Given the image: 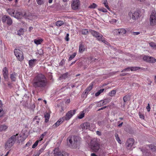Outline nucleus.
Here are the masks:
<instances>
[{
  "mask_svg": "<svg viewBox=\"0 0 156 156\" xmlns=\"http://www.w3.org/2000/svg\"><path fill=\"white\" fill-rule=\"evenodd\" d=\"M101 11H102L103 12H107V9L105 8L102 9L101 10Z\"/></svg>",
  "mask_w": 156,
  "mask_h": 156,
  "instance_id": "61",
  "label": "nucleus"
},
{
  "mask_svg": "<svg viewBox=\"0 0 156 156\" xmlns=\"http://www.w3.org/2000/svg\"><path fill=\"white\" fill-rule=\"evenodd\" d=\"M3 75L5 79H8V71L6 67H4L2 71Z\"/></svg>",
  "mask_w": 156,
  "mask_h": 156,
  "instance_id": "13",
  "label": "nucleus"
},
{
  "mask_svg": "<svg viewBox=\"0 0 156 156\" xmlns=\"http://www.w3.org/2000/svg\"><path fill=\"white\" fill-rule=\"evenodd\" d=\"M156 60L154 57H150V59H149V62L154 63L156 62Z\"/></svg>",
  "mask_w": 156,
  "mask_h": 156,
  "instance_id": "35",
  "label": "nucleus"
},
{
  "mask_svg": "<svg viewBox=\"0 0 156 156\" xmlns=\"http://www.w3.org/2000/svg\"><path fill=\"white\" fill-rule=\"evenodd\" d=\"M17 73H13L10 75V78L12 81H15L17 77Z\"/></svg>",
  "mask_w": 156,
  "mask_h": 156,
  "instance_id": "18",
  "label": "nucleus"
},
{
  "mask_svg": "<svg viewBox=\"0 0 156 156\" xmlns=\"http://www.w3.org/2000/svg\"><path fill=\"white\" fill-rule=\"evenodd\" d=\"M54 153L53 154L54 156H63V154L59 151L58 148H56L54 150Z\"/></svg>",
  "mask_w": 156,
  "mask_h": 156,
  "instance_id": "12",
  "label": "nucleus"
},
{
  "mask_svg": "<svg viewBox=\"0 0 156 156\" xmlns=\"http://www.w3.org/2000/svg\"><path fill=\"white\" fill-rule=\"evenodd\" d=\"M96 133L99 136H100L101 135V133L99 131H97Z\"/></svg>",
  "mask_w": 156,
  "mask_h": 156,
  "instance_id": "58",
  "label": "nucleus"
},
{
  "mask_svg": "<svg viewBox=\"0 0 156 156\" xmlns=\"http://www.w3.org/2000/svg\"><path fill=\"white\" fill-rule=\"evenodd\" d=\"M7 11L8 13L12 16H14L15 10L12 9H7Z\"/></svg>",
  "mask_w": 156,
  "mask_h": 156,
  "instance_id": "21",
  "label": "nucleus"
},
{
  "mask_svg": "<svg viewBox=\"0 0 156 156\" xmlns=\"http://www.w3.org/2000/svg\"><path fill=\"white\" fill-rule=\"evenodd\" d=\"M126 31L123 28L119 29V35H123L126 33Z\"/></svg>",
  "mask_w": 156,
  "mask_h": 156,
  "instance_id": "19",
  "label": "nucleus"
},
{
  "mask_svg": "<svg viewBox=\"0 0 156 156\" xmlns=\"http://www.w3.org/2000/svg\"><path fill=\"white\" fill-rule=\"evenodd\" d=\"M86 112V110H83V111L81 112L78 116V118L79 119L83 118L84 116V115Z\"/></svg>",
  "mask_w": 156,
  "mask_h": 156,
  "instance_id": "20",
  "label": "nucleus"
},
{
  "mask_svg": "<svg viewBox=\"0 0 156 156\" xmlns=\"http://www.w3.org/2000/svg\"><path fill=\"white\" fill-rule=\"evenodd\" d=\"M36 61V60L33 59V60H31L29 61V64L30 66L32 67L35 64V63Z\"/></svg>",
  "mask_w": 156,
  "mask_h": 156,
  "instance_id": "28",
  "label": "nucleus"
},
{
  "mask_svg": "<svg viewBox=\"0 0 156 156\" xmlns=\"http://www.w3.org/2000/svg\"><path fill=\"white\" fill-rule=\"evenodd\" d=\"M47 146V144H44V146H43V147L41 148V149H40L37 152V154H38L39 155H40V154L43 152V151L45 150V149L46 147Z\"/></svg>",
  "mask_w": 156,
  "mask_h": 156,
  "instance_id": "25",
  "label": "nucleus"
},
{
  "mask_svg": "<svg viewBox=\"0 0 156 156\" xmlns=\"http://www.w3.org/2000/svg\"><path fill=\"white\" fill-rule=\"evenodd\" d=\"M101 41L103 42V43H104V44H107L108 45H109V43H108V42L107 41H105V40L104 38L103 39V40L102 41Z\"/></svg>",
  "mask_w": 156,
  "mask_h": 156,
  "instance_id": "53",
  "label": "nucleus"
},
{
  "mask_svg": "<svg viewBox=\"0 0 156 156\" xmlns=\"http://www.w3.org/2000/svg\"><path fill=\"white\" fill-rule=\"evenodd\" d=\"M107 99L101 100L98 102L97 103V106L98 107H101L103 105H106L108 102Z\"/></svg>",
  "mask_w": 156,
  "mask_h": 156,
  "instance_id": "17",
  "label": "nucleus"
},
{
  "mask_svg": "<svg viewBox=\"0 0 156 156\" xmlns=\"http://www.w3.org/2000/svg\"><path fill=\"white\" fill-rule=\"evenodd\" d=\"M8 128V126L5 124L0 125V131H5Z\"/></svg>",
  "mask_w": 156,
  "mask_h": 156,
  "instance_id": "23",
  "label": "nucleus"
},
{
  "mask_svg": "<svg viewBox=\"0 0 156 156\" xmlns=\"http://www.w3.org/2000/svg\"><path fill=\"white\" fill-rule=\"evenodd\" d=\"M96 37L97 38V39L98 41H102L103 40L104 38L103 37V36L101 35H100V34H99L98 36H97V37Z\"/></svg>",
  "mask_w": 156,
  "mask_h": 156,
  "instance_id": "38",
  "label": "nucleus"
},
{
  "mask_svg": "<svg viewBox=\"0 0 156 156\" xmlns=\"http://www.w3.org/2000/svg\"><path fill=\"white\" fill-rule=\"evenodd\" d=\"M6 23L9 25H10L12 23V20L11 18L9 16H8V19L6 21Z\"/></svg>",
  "mask_w": 156,
  "mask_h": 156,
  "instance_id": "36",
  "label": "nucleus"
},
{
  "mask_svg": "<svg viewBox=\"0 0 156 156\" xmlns=\"http://www.w3.org/2000/svg\"><path fill=\"white\" fill-rule=\"evenodd\" d=\"M69 35L68 34H67L66 35V36L65 39L66 41H69Z\"/></svg>",
  "mask_w": 156,
  "mask_h": 156,
  "instance_id": "52",
  "label": "nucleus"
},
{
  "mask_svg": "<svg viewBox=\"0 0 156 156\" xmlns=\"http://www.w3.org/2000/svg\"><path fill=\"white\" fill-rule=\"evenodd\" d=\"M37 4L39 5H41L44 4L45 2L44 0H36Z\"/></svg>",
  "mask_w": 156,
  "mask_h": 156,
  "instance_id": "33",
  "label": "nucleus"
},
{
  "mask_svg": "<svg viewBox=\"0 0 156 156\" xmlns=\"http://www.w3.org/2000/svg\"><path fill=\"white\" fill-rule=\"evenodd\" d=\"M4 114V112L2 108H0V118L3 116Z\"/></svg>",
  "mask_w": 156,
  "mask_h": 156,
  "instance_id": "45",
  "label": "nucleus"
},
{
  "mask_svg": "<svg viewBox=\"0 0 156 156\" xmlns=\"http://www.w3.org/2000/svg\"><path fill=\"white\" fill-rule=\"evenodd\" d=\"M91 149L94 152H97L100 149V144L96 141L92 140L90 143Z\"/></svg>",
  "mask_w": 156,
  "mask_h": 156,
  "instance_id": "4",
  "label": "nucleus"
},
{
  "mask_svg": "<svg viewBox=\"0 0 156 156\" xmlns=\"http://www.w3.org/2000/svg\"><path fill=\"white\" fill-rule=\"evenodd\" d=\"M24 32V30L23 29L21 28L17 32V34L19 36L22 35Z\"/></svg>",
  "mask_w": 156,
  "mask_h": 156,
  "instance_id": "34",
  "label": "nucleus"
},
{
  "mask_svg": "<svg viewBox=\"0 0 156 156\" xmlns=\"http://www.w3.org/2000/svg\"><path fill=\"white\" fill-rule=\"evenodd\" d=\"M43 41L42 39H35L34 40V43L37 45L40 44Z\"/></svg>",
  "mask_w": 156,
  "mask_h": 156,
  "instance_id": "27",
  "label": "nucleus"
},
{
  "mask_svg": "<svg viewBox=\"0 0 156 156\" xmlns=\"http://www.w3.org/2000/svg\"><path fill=\"white\" fill-rule=\"evenodd\" d=\"M18 134H16V135H13L8 139L5 144L6 149L8 150L13 146L16 140V136Z\"/></svg>",
  "mask_w": 156,
  "mask_h": 156,
  "instance_id": "2",
  "label": "nucleus"
},
{
  "mask_svg": "<svg viewBox=\"0 0 156 156\" xmlns=\"http://www.w3.org/2000/svg\"><path fill=\"white\" fill-rule=\"evenodd\" d=\"M44 117L45 118V122H47L50 118V114L47 112H45L44 114Z\"/></svg>",
  "mask_w": 156,
  "mask_h": 156,
  "instance_id": "22",
  "label": "nucleus"
},
{
  "mask_svg": "<svg viewBox=\"0 0 156 156\" xmlns=\"http://www.w3.org/2000/svg\"><path fill=\"white\" fill-rule=\"evenodd\" d=\"M101 93L98 91L97 93L95 94V96L96 97L98 96Z\"/></svg>",
  "mask_w": 156,
  "mask_h": 156,
  "instance_id": "60",
  "label": "nucleus"
},
{
  "mask_svg": "<svg viewBox=\"0 0 156 156\" xmlns=\"http://www.w3.org/2000/svg\"><path fill=\"white\" fill-rule=\"evenodd\" d=\"M73 142L72 140L71 139H69V142H68V145L69 146L71 147L73 145Z\"/></svg>",
  "mask_w": 156,
  "mask_h": 156,
  "instance_id": "49",
  "label": "nucleus"
},
{
  "mask_svg": "<svg viewBox=\"0 0 156 156\" xmlns=\"http://www.w3.org/2000/svg\"><path fill=\"white\" fill-rule=\"evenodd\" d=\"M38 53L40 55L42 54H43V50L42 49H40L38 51Z\"/></svg>",
  "mask_w": 156,
  "mask_h": 156,
  "instance_id": "57",
  "label": "nucleus"
},
{
  "mask_svg": "<svg viewBox=\"0 0 156 156\" xmlns=\"http://www.w3.org/2000/svg\"><path fill=\"white\" fill-rule=\"evenodd\" d=\"M150 57L147 56L145 55L143 57V59L147 62H149V59H150Z\"/></svg>",
  "mask_w": 156,
  "mask_h": 156,
  "instance_id": "42",
  "label": "nucleus"
},
{
  "mask_svg": "<svg viewBox=\"0 0 156 156\" xmlns=\"http://www.w3.org/2000/svg\"><path fill=\"white\" fill-rule=\"evenodd\" d=\"M8 16H7L6 15L3 16L2 18V21L3 23L6 22L7 21V20L8 19Z\"/></svg>",
  "mask_w": 156,
  "mask_h": 156,
  "instance_id": "31",
  "label": "nucleus"
},
{
  "mask_svg": "<svg viewBox=\"0 0 156 156\" xmlns=\"http://www.w3.org/2000/svg\"><path fill=\"white\" fill-rule=\"evenodd\" d=\"M14 53L15 56L19 60L22 61L23 59V56L22 51L19 49H15L14 50Z\"/></svg>",
  "mask_w": 156,
  "mask_h": 156,
  "instance_id": "6",
  "label": "nucleus"
},
{
  "mask_svg": "<svg viewBox=\"0 0 156 156\" xmlns=\"http://www.w3.org/2000/svg\"><path fill=\"white\" fill-rule=\"evenodd\" d=\"M32 143V142L30 140H29L26 144V146H30Z\"/></svg>",
  "mask_w": 156,
  "mask_h": 156,
  "instance_id": "55",
  "label": "nucleus"
},
{
  "mask_svg": "<svg viewBox=\"0 0 156 156\" xmlns=\"http://www.w3.org/2000/svg\"><path fill=\"white\" fill-rule=\"evenodd\" d=\"M81 32L83 34H87L88 31V30L86 29H83L82 30Z\"/></svg>",
  "mask_w": 156,
  "mask_h": 156,
  "instance_id": "44",
  "label": "nucleus"
},
{
  "mask_svg": "<svg viewBox=\"0 0 156 156\" xmlns=\"http://www.w3.org/2000/svg\"><path fill=\"white\" fill-rule=\"evenodd\" d=\"M68 73H67L63 74L61 76L59 77L60 80H62L66 79L68 76Z\"/></svg>",
  "mask_w": 156,
  "mask_h": 156,
  "instance_id": "26",
  "label": "nucleus"
},
{
  "mask_svg": "<svg viewBox=\"0 0 156 156\" xmlns=\"http://www.w3.org/2000/svg\"><path fill=\"white\" fill-rule=\"evenodd\" d=\"M21 15L22 14L21 12H17L16 13L15 15L14 14V16H13L16 18L19 19L21 18Z\"/></svg>",
  "mask_w": 156,
  "mask_h": 156,
  "instance_id": "30",
  "label": "nucleus"
},
{
  "mask_svg": "<svg viewBox=\"0 0 156 156\" xmlns=\"http://www.w3.org/2000/svg\"><path fill=\"white\" fill-rule=\"evenodd\" d=\"M113 33L115 35H119V29L114 30L113 31Z\"/></svg>",
  "mask_w": 156,
  "mask_h": 156,
  "instance_id": "47",
  "label": "nucleus"
},
{
  "mask_svg": "<svg viewBox=\"0 0 156 156\" xmlns=\"http://www.w3.org/2000/svg\"><path fill=\"white\" fill-rule=\"evenodd\" d=\"M31 83L34 88L42 89L46 87L48 84V81L44 74H39L34 77Z\"/></svg>",
  "mask_w": 156,
  "mask_h": 156,
  "instance_id": "1",
  "label": "nucleus"
},
{
  "mask_svg": "<svg viewBox=\"0 0 156 156\" xmlns=\"http://www.w3.org/2000/svg\"><path fill=\"white\" fill-rule=\"evenodd\" d=\"M128 96H125L123 98V100L124 102V104L125 103V102H126L128 101Z\"/></svg>",
  "mask_w": 156,
  "mask_h": 156,
  "instance_id": "51",
  "label": "nucleus"
},
{
  "mask_svg": "<svg viewBox=\"0 0 156 156\" xmlns=\"http://www.w3.org/2000/svg\"><path fill=\"white\" fill-rule=\"evenodd\" d=\"M76 55V53H74L73 55L70 56L69 58V61H71L72 60L73 58H74V57Z\"/></svg>",
  "mask_w": 156,
  "mask_h": 156,
  "instance_id": "46",
  "label": "nucleus"
},
{
  "mask_svg": "<svg viewBox=\"0 0 156 156\" xmlns=\"http://www.w3.org/2000/svg\"><path fill=\"white\" fill-rule=\"evenodd\" d=\"M146 108H147V111L148 112H150V110L151 108L150 107V104L149 103H148V105L146 107Z\"/></svg>",
  "mask_w": 156,
  "mask_h": 156,
  "instance_id": "54",
  "label": "nucleus"
},
{
  "mask_svg": "<svg viewBox=\"0 0 156 156\" xmlns=\"http://www.w3.org/2000/svg\"><path fill=\"white\" fill-rule=\"evenodd\" d=\"M76 111V110L74 109L73 110H71L68 112L66 115L65 119L66 120H69L73 115L75 114Z\"/></svg>",
  "mask_w": 156,
  "mask_h": 156,
  "instance_id": "8",
  "label": "nucleus"
},
{
  "mask_svg": "<svg viewBox=\"0 0 156 156\" xmlns=\"http://www.w3.org/2000/svg\"><path fill=\"white\" fill-rule=\"evenodd\" d=\"M65 120V118L62 117L55 124L52 126L53 128H56L63 122Z\"/></svg>",
  "mask_w": 156,
  "mask_h": 156,
  "instance_id": "10",
  "label": "nucleus"
},
{
  "mask_svg": "<svg viewBox=\"0 0 156 156\" xmlns=\"http://www.w3.org/2000/svg\"><path fill=\"white\" fill-rule=\"evenodd\" d=\"M81 139V138L78 136L75 137L74 138L73 144L75 146L79 144L80 143Z\"/></svg>",
  "mask_w": 156,
  "mask_h": 156,
  "instance_id": "16",
  "label": "nucleus"
},
{
  "mask_svg": "<svg viewBox=\"0 0 156 156\" xmlns=\"http://www.w3.org/2000/svg\"><path fill=\"white\" fill-rule=\"evenodd\" d=\"M142 152H143V154H144L145 155H148V154H149V153L147 154V151L146 152L145 151H144V150H143L142 151Z\"/></svg>",
  "mask_w": 156,
  "mask_h": 156,
  "instance_id": "64",
  "label": "nucleus"
},
{
  "mask_svg": "<svg viewBox=\"0 0 156 156\" xmlns=\"http://www.w3.org/2000/svg\"><path fill=\"white\" fill-rule=\"evenodd\" d=\"M149 147L151 151L155 152L156 151V146L152 145H149Z\"/></svg>",
  "mask_w": 156,
  "mask_h": 156,
  "instance_id": "29",
  "label": "nucleus"
},
{
  "mask_svg": "<svg viewBox=\"0 0 156 156\" xmlns=\"http://www.w3.org/2000/svg\"><path fill=\"white\" fill-rule=\"evenodd\" d=\"M97 7L96 4L94 3H93L91 4L89 6V8L91 9H95Z\"/></svg>",
  "mask_w": 156,
  "mask_h": 156,
  "instance_id": "41",
  "label": "nucleus"
},
{
  "mask_svg": "<svg viewBox=\"0 0 156 156\" xmlns=\"http://www.w3.org/2000/svg\"><path fill=\"white\" fill-rule=\"evenodd\" d=\"M92 88V85H90L89 86L86 90V92L85 93H88L90 91Z\"/></svg>",
  "mask_w": 156,
  "mask_h": 156,
  "instance_id": "43",
  "label": "nucleus"
},
{
  "mask_svg": "<svg viewBox=\"0 0 156 156\" xmlns=\"http://www.w3.org/2000/svg\"><path fill=\"white\" fill-rule=\"evenodd\" d=\"M116 91L115 90H113L109 92V95L111 96H114L116 94Z\"/></svg>",
  "mask_w": 156,
  "mask_h": 156,
  "instance_id": "37",
  "label": "nucleus"
},
{
  "mask_svg": "<svg viewBox=\"0 0 156 156\" xmlns=\"http://www.w3.org/2000/svg\"><path fill=\"white\" fill-rule=\"evenodd\" d=\"M46 132H44L42 134L41 136V137L44 138V136L46 135Z\"/></svg>",
  "mask_w": 156,
  "mask_h": 156,
  "instance_id": "62",
  "label": "nucleus"
},
{
  "mask_svg": "<svg viewBox=\"0 0 156 156\" xmlns=\"http://www.w3.org/2000/svg\"><path fill=\"white\" fill-rule=\"evenodd\" d=\"M140 69V67H133L130 68L128 67L122 70L121 72H123L124 71H129L130 70L131 71H134L138 70Z\"/></svg>",
  "mask_w": 156,
  "mask_h": 156,
  "instance_id": "11",
  "label": "nucleus"
},
{
  "mask_svg": "<svg viewBox=\"0 0 156 156\" xmlns=\"http://www.w3.org/2000/svg\"><path fill=\"white\" fill-rule=\"evenodd\" d=\"M80 5V2L79 0H72L71 2V7L73 9L76 10L79 9Z\"/></svg>",
  "mask_w": 156,
  "mask_h": 156,
  "instance_id": "7",
  "label": "nucleus"
},
{
  "mask_svg": "<svg viewBox=\"0 0 156 156\" xmlns=\"http://www.w3.org/2000/svg\"><path fill=\"white\" fill-rule=\"evenodd\" d=\"M90 124L89 122H84L81 125L82 129H90Z\"/></svg>",
  "mask_w": 156,
  "mask_h": 156,
  "instance_id": "14",
  "label": "nucleus"
},
{
  "mask_svg": "<svg viewBox=\"0 0 156 156\" xmlns=\"http://www.w3.org/2000/svg\"><path fill=\"white\" fill-rule=\"evenodd\" d=\"M128 15L134 20H137L141 16L140 11L138 10L130 12Z\"/></svg>",
  "mask_w": 156,
  "mask_h": 156,
  "instance_id": "3",
  "label": "nucleus"
},
{
  "mask_svg": "<svg viewBox=\"0 0 156 156\" xmlns=\"http://www.w3.org/2000/svg\"><path fill=\"white\" fill-rule=\"evenodd\" d=\"M86 48L84 46L82 43H80L79 46V52L82 53L84 51Z\"/></svg>",
  "mask_w": 156,
  "mask_h": 156,
  "instance_id": "15",
  "label": "nucleus"
},
{
  "mask_svg": "<svg viewBox=\"0 0 156 156\" xmlns=\"http://www.w3.org/2000/svg\"><path fill=\"white\" fill-rule=\"evenodd\" d=\"M115 139L118 142V143L119 144L121 143V140L118 136V135L117 133H115Z\"/></svg>",
  "mask_w": 156,
  "mask_h": 156,
  "instance_id": "39",
  "label": "nucleus"
},
{
  "mask_svg": "<svg viewBox=\"0 0 156 156\" xmlns=\"http://www.w3.org/2000/svg\"><path fill=\"white\" fill-rule=\"evenodd\" d=\"M150 24L151 26L156 25V12L155 11H152L151 12L150 17Z\"/></svg>",
  "mask_w": 156,
  "mask_h": 156,
  "instance_id": "5",
  "label": "nucleus"
},
{
  "mask_svg": "<svg viewBox=\"0 0 156 156\" xmlns=\"http://www.w3.org/2000/svg\"><path fill=\"white\" fill-rule=\"evenodd\" d=\"M39 142V140H37L33 144L32 148H35Z\"/></svg>",
  "mask_w": 156,
  "mask_h": 156,
  "instance_id": "50",
  "label": "nucleus"
},
{
  "mask_svg": "<svg viewBox=\"0 0 156 156\" xmlns=\"http://www.w3.org/2000/svg\"><path fill=\"white\" fill-rule=\"evenodd\" d=\"M149 44L151 47L156 49V44L155 43L151 42Z\"/></svg>",
  "mask_w": 156,
  "mask_h": 156,
  "instance_id": "40",
  "label": "nucleus"
},
{
  "mask_svg": "<svg viewBox=\"0 0 156 156\" xmlns=\"http://www.w3.org/2000/svg\"><path fill=\"white\" fill-rule=\"evenodd\" d=\"M65 61L63 60H62L60 63V64L61 65H63Z\"/></svg>",
  "mask_w": 156,
  "mask_h": 156,
  "instance_id": "63",
  "label": "nucleus"
},
{
  "mask_svg": "<svg viewBox=\"0 0 156 156\" xmlns=\"http://www.w3.org/2000/svg\"><path fill=\"white\" fill-rule=\"evenodd\" d=\"M134 143V140L133 139L130 138L127 140L126 145L128 149H129L133 146Z\"/></svg>",
  "mask_w": 156,
  "mask_h": 156,
  "instance_id": "9",
  "label": "nucleus"
},
{
  "mask_svg": "<svg viewBox=\"0 0 156 156\" xmlns=\"http://www.w3.org/2000/svg\"><path fill=\"white\" fill-rule=\"evenodd\" d=\"M140 32H133V34L134 35H137L140 34Z\"/></svg>",
  "mask_w": 156,
  "mask_h": 156,
  "instance_id": "59",
  "label": "nucleus"
},
{
  "mask_svg": "<svg viewBox=\"0 0 156 156\" xmlns=\"http://www.w3.org/2000/svg\"><path fill=\"white\" fill-rule=\"evenodd\" d=\"M64 24V22L63 21H58L56 23V24L57 26L60 27Z\"/></svg>",
  "mask_w": 156,
  "mask_h": 156,
  "instance_id": "32",
  "label": "nucleus"
},
{
  "mask_svg": "<svg viewBox=\"0 0 156 156\" xmlns=\"http://www.w3.org/2000/svg\"><path fill=\"white\" fill-rule=\"evenodd\" d=\"M89 31L91 33L93 36L96 37H97L99 34L98 32L92 30H89Z\"/></svg>",
  "mask_w": 156,
  "mask_h": 156,
  "instance_id": "24",
  "label": "nucleus"
},
{
  "mask_svg": "<svg viewBox=\"0 0 156 156\" xmlns=\"http://www.w3.org/2000/svg\"><path fill=\"white\" fill-rule=\"evenodd\" d=\"M103 4L106 8L108 9H109V8L108 5V3L107 2V1L106 0L105 1H104Z\"/></svg>",
  "mask_w": 156,
  "mask_h": 156,
  "instance_id": "48",
  "label": "nucleus"
},
{
  "mask_svg": "<svg viewBox=\"0 0 156 156\" xmlns=\"http://www.w3.org/2000/svg\"><path fill=\"white\" fill-rule=\"evenodd\" d=\"M139 117H140V118L142 119H144V115L141 114L140 113H139Z\"/></svg>",
  "mask_w": 156,
  "mask_h": 156,
  "instance_id": "56",
  "label": "nucleus"
}]
</instances>
